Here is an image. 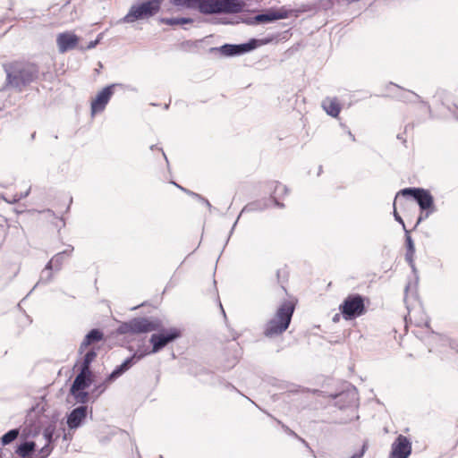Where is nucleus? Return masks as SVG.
Instances as JSON below:
<instances>
[{
    "instance_id": "obj_1",
    "label": "nucleus",
    "mask_w": 458,
    "mask_h": 458,
    "mask_svg": "<svg viewBox=\"0 0 458 458\" xmlns=\"http://www.w3.org/2000/svg\"><path fill=\"white\" fill-rule=\"evenodd\" d=\"M6 73V85L0 89V98L8 88L21 91L27 85L34 82L39 76V69L32 63H13L4 65Z\"/></svg>"
},
{
    "instance_id": "obj_2",
    "label": "nucleus",
    "mask_w": 458,
    "mask_h": 458,
    "mask_svg": "<svg viewBox=\"0 0 458 458\" xmlns=\"http://www.w3.org/2000/svg\"><path fill=\"white\" fill-rule=\"evenodd\" d=\"M175 6L197 8L202 14H234L242 13L245 4L242 0H170Z\"/></svg>"
},
{
    "instance_id": "obj_3",
    "label": "nucleus",
    "mask_w": 458,
    "mask_h": 458,
    "mask_svg": "<svg viewBox=\"0 0 458 458\" xmlns=\"http://www.w3.org/2000/svg\"><path fill=\"white\" fill-rule=\"evenodd\" d=\"M297 303L298 300L293 296H290L280 304L273 318L266 324L264 329L266 336H276L287 330Z\"/></svg>"
},
{
    "instance_id": "obj_4",
    "label": "nucleus",
    "mask_w": 458,
    "mask_h": 458,
    "mask_svg": "<svg viewBox=\"0 0 458 458\" xmlns=\"http://www.w3.org/2000/svg\"><path fill=\"white\" fill-rule=\"evenodd\" d=\"M370 299L359 293L347 295L339 305V310L345 320H352L368 312Z\"/></svg>"
},
{
    "instance_id": "obj_5",
    "label": "nucleus",
    "mask_w": 458,
    "mask_h": 458,
    "mask_svg": "<svg viewBox=\"0 0 458 458\" xmlns=\"http://www.w3.org/2000/svg\"><path fill=\"white\" fill-rule=\"evenodd\" d=\"M164 0H138L133 4L127 14L121 20L124 23L149 19L155 16L161 8Z\"/></svg>"
},
{
    "instance_id": "obj_6",
    "label": "nucleus",
    "mask_w": 458,
    "mask_h": 458,
    "mask_svg": "<svg viewBox=\"0 0 458 458\" xmlns=\"http://www.w3.org/2000/svg\"><path fill=\"white\" fill-rule=\"evenodd\" d=\"M271 38H250L249 41L241 44H224L220 47H211L210 53H219L225 57L239 56L255 50L261 45L268 44Z\"/></svg>"
},
{
    "instance_id": "obj_7",
    "label": "nucleus",
    "mask_w": 458,
    "mask_h": 458,
    "mask_svg": "<svg viewBox=\"0 0 458 458\" xmlns=\"http://www.w3.org/2000/svg\"><path fill=\"white\" fill-rule=\"evenodd\" d=\"M157 326L155 323L146 318H135L128 322L123 323L118 332L123 335H139L148 333L156 330Z\"/></svg>"
},
{
    "instance_id": "obj_8",
    "label": "nucleus",
    "mask_w": 458,
    "mask_h": 458,
    "mask_svg": "<svg viewBox=\"0 0 458 458\" xmlns=\"http://www.w3.org/2000/svg\"><path fill=\"white\" fill-rule=\"evenodd\" d=\"M398 195L413 197L423 210L430 209L433 207V198L430 193L424 189L405 188L400 191Z\"/></svg>"
},
{
    "instance_id": "obj_9",
    "label": "nucleus",
    "mask_w": 458,
    "mask_h": 458,
    "mask_svg": "<svg viewBox=\"0 0 458 458\" xmlns=\"http://www.w3.org/2000/svg\"><path fill=\"white\" fill-rule=\"evenodd\" d=\"M116 84L107 85L103 88L91 102V114L104 111L114 92Z\"/></svg>"
},
{
    "instance_id": "obj_10",
    "label": "nucleus",
    "mask_w": 458,
    "mask_h": 458,
    "mask_svg": "<svg viewBox=\"0 0 458 458\" xmlns=\"http://www.w3.org/2000/svg\"><path fill=\"white\" fill-rule=\"evenodd\" d=\"M411 454V443L403 435H399L392 444L389 458H409Z\"/></svg>"
},
{
    "instance_id": "obj_11",
    "label": "nucleus",
    "mask_w": 458,
    "mask_h": 458,
    "mask_svg": "<svg viewBox=\"0 0 458 458\" xmlns=\"http://www.w3.org/2000/svg\"><path fill=\"white\" fill-rule=\"evenodd\" d=\"M80 38L72 31H64L57 34L56 45L60 54L66 53L77 47Z\"/></svg>"
},
{
    "instance_id": "obj_12",
    "label": "nucleus",
    "mask_w": 458,
    "mask_h": 458,
    "mask_svg": "<svg viewBox=\"0 0 458 458\" xmlns=\"http://www.w3.org/2000/svg\"><path fill=\"white\" fill-rule=\"evenodd\" d=\"M180 332L176 329L168 333L154 334L150 337V343L153 344L151 352H157L165 347L168 343L179 337Z\"/></svg>"
},
{
    "instance_id": "obj_13",
    "label": "nucleus",
    "mask_w": 458,
    "mask_h": 458,
    "mask_svg": "<svg viewBox=\"0 0 458 458\" xmlns=\"http://www.w3.org/2000/svg\"><path fill=\"white\" fill-rule=\"evenodd\" d=\"M345 102L337 97H327L321 102V106L327 114H339Z\"/></svg>"
},
{
    "instance_id": "obj_14",
    "label": "nucleus",
    "mask_w": 458,
    "mask_h": 458,
    "mask_svg": "<svg viewBox=\"0 0 458 458\" xmlns=\"http://www.w3.org/2000/svg\"><path fill=\"white\" fill-rule=\"evenodd\" d=\"M288 17V13L286 11H277L273 9H268L264 13H259L255 15V21H259V24H266L274 22L278 20L285 19Z\"/></svg>"
},
{
    "instance_id": "obj_15",
    "label": "nucleus",
    "mask_w": 458,
    "mask_h": 458,
    "mask_svg": "<svg viewBox=\"0 0 458 458\" xmlns=\"http://www.w3.org/2000/svg\"><path fill=\"white\" fill-rule=\"evenodd\" d=\"M267 188L270 196L274 202L276 203V205L279 207H284V205L280 203V200L284 199V198L287 195V187L279 182L273 181L267 183Z\"/></svg>"
},
{
    "instance_id": "obj_16",
    "label": "nucleus",
    "mask_w": 458,
    "mask_h": 458,
    "mask_svg": "<svg viewBox=\"0 0 458 458\" xmlns=\"http://www.w3.org/2000/svg\"><path fill=\"white\" fill-rule=\"evenodd\" d=\"M143 354H134L131 357L126 359L120 366H118L108 377V381H113L125 371H127L132 365L143 358Z\"/></svg>"
},
{
    "instance_id": "obj_17",
    "label": "nucleus",
    "mask_w": 458,
    "mask_h": 458,
    "mask_svg": "<svg viewBox=\"0 0 458 458\" xmlns=\"http://www.w3.org/2000/svg\"><path fill=\"white\" fill-rule=\"evenodd\" d=\"M91 376L90 370H84L81 368V373L75 377L72 386L71 391L72 394H76L81 390H84L89 385V377Z\"/></svg>"
},
{
    "instance_id": "obj_18",
    "label": "nucleus",
    "mask_w": 458,
    "mask_h": 458,
    "mask_svg": "<svg viewBox=\"0 0 458 458\" xmlns=\"http://www.w3.org/2000/svg\"><path fill=\"white\" fill-rule=\"evenodd\" d=\"M87 416V407L80 406L75 408L68 416L67 425L70 428H78Z\"/></svg>"
},
{
    "instance_id": "obj_19",
    "label": "nucleus",
    "mask_w": 458,
    "mask_h": 458,
    "mask_svg": "<svg viewBox=\"0 0 458 458\" xmlns=\"http://www.w3.org/2000/svg\"><path fill=\"white\" fill-rule=\"evenodd\" d=\"M390 85L400 90V94L398 95L400 100L410 103H422L428 109H429V106L425 103L417 93L411 90L404 89L403 88L393 82H391Z\"/></svg>"
},
{
    "instance_id": "obj_20",
    "label": "nucleus",
    "mask_w": 458,
    "mask_h": 458,
    "mask_svg": "<svg viewBox=\"0 0 458 458\" xmlns=\"http://www.w3.org/2000/svg\"><path fill=\"white\" fill-rule=\"evenodd\" d=\"M104 339V334L99 329H92L85 336L84 340L81 344L80 352H83L86 348L96 343H98Z\"/></svg>"
},
{
    "instance_id": "obj_21",
    "label": "nucleus",
    "mask_w": 458,
    "mask_h": 458,
    "mask_svg": "<svg viewBox=\"0 0 458 458\" xmlns=\"http://www.w3.org/2000/svg\"><path fill=\"white\" fill-rule=\"evenodd\" d=\"M405 243H406V253L405 259L406 261L412 267L414 265V254H415V247L413 241L410 235V232L405 230Z\"/></svg>"
},
{
    "instance_id": "obj_22",
    "label": "nucleus",
    "mask_w": 458,
    "mask_h": 458,
    "mask_svg": "<svg viewBox=\"0 0 458 458\" xmlns=\"http://www.w3.org/2000/svg\"><path fill=\"white\" fill-rule=\"evenodd\" d=\"M160 22L163 24L175 26V25H184L190 24L193 22L191 18L187 17H172V18H161Z\"/></svg>"
},
{
    "instance_id": "obj_23",
    "label": "nucleus",
    "mask_w": 458,
    "mask_h": 458,
    "mask_svg": "<svg viewBox=\"0 0 458 458\" xmlns=\"http://www.w3.org/2000/svg\"><path fill=\"white\" fill-rule=\"evenodd\" d=\"M35 446L34 442H25L17 447L16 454L21 458H27L35 450Z\"/></svg>"
},
{
    "instance_id": "obj_24",
    "label": "nucleus",
    "mask_w": 458,
    "mask_h": 458,
    "mask_svg": "<svg viewBox=\"0 0 458 458\" xmlns=\"http://www.w3.org/2000/svg\"><path fill=\"white\" fill-rule=\"evenodd\" d=\"M65 254L58 253L55 255L47 264L46 267L47 269H59L64 260Z\"/></svg>"
},
{
    "instance_id": "obj_25",
    "label": "nucleus",
    "mask_w": 458,
    "mask_h": 458,
    "mask_svg": "<svg viewBox=\"0 0 458 458\" xmlns=\"http://www.w3.org/2000/svg\"><path fill=\"white\" fill-rule=\"evenodd\" d=\"M97 352L91 349L89 352H86L84 356V360L81 365V368L84 369V370H90L89 366L91 362L96 359Z\"/></svg>"
},
{
    "instance_id": "obj_26",
    "label": "nucleus",
    "mask_w": 458,
    "mask_h": 458,
    "mask_svg": "<svg viewBox=\"0 0 458 458\" xmlns=\"http://www.w3.org/2000/svg\"><path fill=\"white\" fill-rule=\"evenodd\" d=\"M19 433H20L19 429H12V430L8 431L2 437V438H1L2 444L8 445V444L12 443L18 437Z\"/></svg>"
},
{
    "instance_id": "obj_27",
    "label": "nucleus",
    "mask_w": 458,
    "mask_h": 458,
    "mask_svg": "<svg viewBox=\"0 0 458 458\" xmlns=\"http://www.w3.org/2000/svg\"><path fill=\"white\" fill-rule=\"evenodd\" d=\"M276 276H277L278 282L284 284V282L287 281L288 274L284 270H283V271L278 270L276 273Z\"/></svg>"
},
{
    "instance_id": "obj_28",
    "label": "nucleus",
    "mask_w": 458,
    "mask_h": 458,
    "mask_svg": "<svg viewBox=\"0 0 458 458\" xmlns=\"http://www.w3.org/2000/svg\"><path fill=\"white\" fill-rule=\"evenodd\" d=\"M397 198H398V195L395 197V199H394V218H395L399 223H401V224L403 225V228L405 229V227H404V223H403V219H402L401 216L399 215V213L397 212L396 208H395L396 203H397V201H398V200H397Z\"/></svg>"
},
{
    "instance_id": "obj_29",
    "label": "nucleus",
    "mask_w": 458,
    "mask_h": 458,
    "mask_svg": "<svg viewBox=\"0 0 458 458\" xmlns=\"http://www.w3.org/2000/svg\"><path fill=\"white\" fill-rule=\"evenodd\" d=\"M242 21L244 23L248 24V25H257V24H259V21H255V15L252 16V17L245 18V19H243Z\"/></svg>"
},
{
    "instance_id": "obj_30",
    "label": "nucleus",
    "mask_w": 458,
    "mask_h": 458,
    "mask_svg": "<svg viewBox=\"0 0 458 458\" xmlns=\"http://www.w3.org/2000/svg\"><path fill=\"white\" fill-rule=\"evenodd\" d=\"M399 202H400L401 205L404 206L408 209L409 212L411 209H415L416 208L414 203H412V202L405 201L404 203H402L401 200H399Z\"/></svg>"
},
{
    "instance_id": "obj_31",
    "label": "nucleus",
    "mask_w": 458,
    "mask_h": 458,
    "mask_svg": "<svg viewBox=\"0 0 458 458\" xmlns=\"http://www.w3.org/2000/svg\"><path fill=\"white\" fill-rule=\"evenodd\" d=\"M97 46H98L97 42L92 40V41L89 42L87 47H81L80 49L81 50H89V49L95 48Z\"/></svg>"
},
{
    "instance_id": "obj_32",
    "label": "nucleus",
    "mask_w": 458,
    "mask_h": 458,
    "mask_svg": "<svg viewBox=\"0 0 458 458\" xmlns=\"http://www.w3.org/2000/svg\"><path fill=\"white\" fill-rule=\"evenodd\" d=\"M40 452L42 454L41 458H46L50 453V451L48 450V448L47 446L43 447Z\"/></svg>"
},
{
    "instance_id": "obj_33",
    "label": "nucleus",
    "mask_w": 458,
    "mask_h": 458,
    "mask_svg": "<svg viewBox=\"0 0 458 458\" xmlns=\"http://www.w3.org/2000/svg\"><path fill=\"white\" fill-rule=\"evenodd\" d=\"M450 111L453 113L458 112V102L454 104V109L450 108Z\"/></svg>"
},
{
    "instance_id": "obj_34",
    "label": "nucleus",
    "mask_w": 458,
    "mask_h": 458,
    "mask_svg": "<svg viewBox=\"0 0 458 458\" xmlns=\"http://www.w3.org/2000/svg\"><path fill=\"white\" fill-rule=\"evenodd\" d=\"M362 455H363V451L359 454H353L351 458H361Z\"/></svg>"
},
{
    "instance_id": "obj_35",
    "label": "nucleus",
    "mask_w": 458,
    "mask_h": 458,
    "mask_svg": "<svg viewBox=\"0 0 458 458\" xmlns=\"http://www.w3.org/2000/svg\"><path fill=\"white\" fill-rule=\"evenodd\" d=\"M101 38H102V34H99V35L98 36V38L94 40V41H96V42H97V45H98V44H99V42H100Z\"/></svg>"
},
{
    "instance_id": "obj_36",
    "label": "nucleus",
    "mask_w": 458,
    "mask_h": 458,
    "mask_svg": "<svg viewBox=\"0 0 458 458\" xmlns=\"http://www.w3.org/2000/svg\"><path fill=\"white\" fill-rule=\"evenodd\" d=\"M420 221H421V216H420V217L417 219L416 225H417V224H419Z\"/></svg>"
},
{
    "instance_id": "obj_37",
    "label": "nucleus",
    "mask_w": 458,
    "mask_h": 458,
    "mask_svg": "<svg viewBox=\"0 0 458 458\" xmlns=\"http://www.w3.org/2000/svg\"><path fill=\"white\" fill-rule=\"evenodd\" d=\"M282 290H283L285 293H286V289H285V287H284V286H283V285H282Z\"/></svg>"
},
{
    "instance_id": "obj_38",
    "label": "nucleus",
    "mask_w": 458,
    "mask_h": 458,
    "mask_svg": "<svg viewBox=\"0 0 458 458\" xmlns=\"http://www.w3.org/2000/svg\"><path fill=\"white\" fill-rule=\"evenodd\" d=\"M2 198H3V199H4V201L10 202V201H9L7 199H5L4 197H2Z\"/></svg>"
},
{
    "instance_id": "obj_39",
    "label": "nucleus",
    "mask_w": 458,
    "mask_h": 458,
    "mask_svg": "<svg viewBox=\"0 0 458 458\" xmlns=\"http://www.w3.org/2000/svg\"><path fill=\"white\" fill-rule=\"evenodd\" d=\"M286 430H287V431H290L291 433H293V431H291V430L289 429V428H286Z\"/></svg>"
},
{
    "instance_id": "obj_40",
    "label": "nucleus",
    "mask_w": 458,
    "mask_h": 458,
    "mask_svg": "<svg viewBox=\"0 0 458 458\" xmlns=\"http://www.w3.org/2000/svg\"><path fill=\"white\" fill-rule=\"evenodd\" d=\"M1 109H2V108L0 107V110H1Z\"/></svg>"
}]
</instances>
